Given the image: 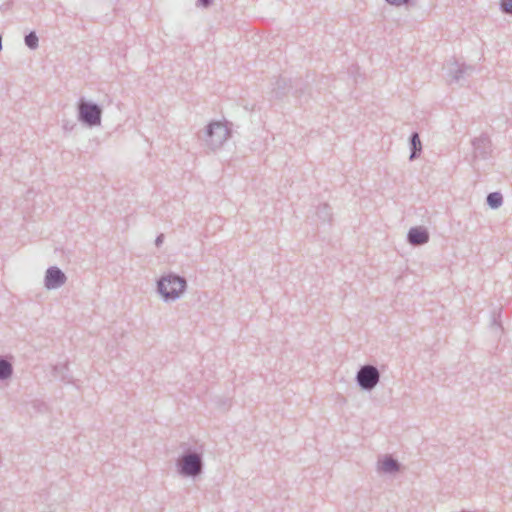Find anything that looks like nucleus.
Segmentation results:
<instances>
[{
  "instance_id": "f257e3e1",
  "label": "nucleus",
  "mask_w": 512,
  "mask_h": 512,
  "mask_svg": "<svg viewBox=\"0 0 512 512\" xmlns=\"http://www.w3.org/2000/svg\"><path fill=\"white\" fill-rule=\"evenodd\" d=\"M183 451L176 460L177 472L186 478H196L204 471V451L202 446L182 445Z\"/></svg>"
},
{
  "instance_id": "f03ea898",
  "label": "nucleus",
  "mask_w": 512,
  "mask_h": 512,
  "mask_svg": "<svg viewBox=\"0 0 512 512\" xmlns=\"http://www.w3.org/2000/svg\"><path fill=\"white\" fill-rule=\"evenodd\" d=\"M186 288L187 281L185 277L175 273L163 275L157 280V292L165 302L178 300Z\"/></svg>"
},
{
  "instance_id": "7ed1b4c3",
  "label": "nucleus",
  "mask_w": 512,
  "mask_h": 512,
  "mask_svg": "<svg viewBox=\"0 0 512 512\" xmlns=\"http://www.w3.org/2000/svg\"><path fill=\"white\" fill-rule=\"evenodd\" d=\"M230 136L231 130L225 123L212 121L206 126L204 132L199 135V139L208 150L216 151L223 146Z\"/></svg>"
},
{
  "instance_id": "20e7f679",
  "label": "nucleus",
  "mask_w": 512,
  "mask_h": 512,
  "mask_svg": "<svg viewBox=\"0 0 512 512\" xmlns=\"http://www.w3.org/2000/svg\"><path fill=\"white\" fill-rule=\"evenodd\" d=\"M78 120L88 127L99 126L102 120L101 106L81 98L78 102Z\"/></svg>"
},
{
  "instance_id": "39448f33",
  "label": "nucleus",
  "mask_w": 512,
  "mask_h": 512,
  "mask_svg": "<svg viewBox=\"0 0 512 512\" xmlns=\"http://www.w3.org/2000/svg\"><path fill=\"white\" fill-rule=\"evenodd\" d=\"M380 371L371 364L362 365L356 373V383L364 391H372L380 381Z\"/></svg>"
},
{
  "instance_id": "423d86ee",
  "label": "nucleus",
  "mask_w": 512,
  "mask_h": 512,
  "mask_svg": "<svg viewBox=\"0 0 512 512\" xmlns=\"http://www.w3.org/2000/svg\"><path fill=\"white\" fill-rule=\"evenodd\" d=\"M67 281L65 273L57 266L49 267L45 272L44 286L48 290L58 289Z\"/></svg>"
},
{
  "instance_id": "0eeeda50",
  "label": "nucleus",
  "mask_w": 512,
  "mask_h": 512,
  "mask_svg": "<svg viewBox=\"0 0 512 512\" xmlns=\"http://www.w3.org/2000/svg\"><path fill=\"white\" fill-rule=\"evenodd\" d=\"M430 235L423 226L411 227L407 233V241L412 246H421L429 242Z\"/></svg>"
},
{
  "instance_id": "6e6552de",
  "label": "nucleus",
  "mask_w": 512,
  "mask_h": 512,
  "mask_svg": "<svg viewBox=\"0 0 512 512\" xmlns=\"http://www.w3.org/2000/svg\"><path fill=\"white\" fill-rule=\"evenodd\" d=\"M472 71V67L466 66L465 64L459 65L457 62H454L452 67L449 68L448 75L450 77V82L458 83L464 79L465 75H470Z\"/></svg>"
},
{
  "instance_id": "1a4fd4ad",
  "label": "nucleus",
  "mask_w": 512,
  "mask_h": 512,
  "mask_svg": "<svg viewBox=\"0 0 512 512\" xmlns=\"http://www.w3.org/2000/svg\"><path fill=\"white\" fill-rule=\"evenodd\" d=\"M409 144H410V156L409 159L411 161L417 159L422 151V143L420 140L419 133L414 131L411 133L409 137Z\"/></svg>"
},
{
  "instance_id": "9d476101",
  "label": "nucleus",
  "mask_w": 512,
  "mask_h": 512,
  "mask_svg": "<svg viewBox=\"0 0 512 512\" xmlns=\"http://www.w3.org/2000/svg\"><path fill=\"white\" fill-rule=\"evenodd\" d=\"M272 92L276 98L285 95L286 91L291 87V80L285 77H279L275 83Z\"/></svg>"
},
{
  "instance_id": "9b49d317",
  "label": "nucleus",
  "mask_w": 512,
  "mask_h": 512,
  "mask_svg": "<svg viewBox=\"0 0 512 512\" xmlns=\"http://www.w3.org/2000/svg\"><path fill=\"white\" fill-rule=\"evenodd\" d=\"M380 469L385 473L392 474L400 470V464L392 456L387 455L381 461Z\"/></svg>"
},
{
  "instance_id": "f8f14e48",
  "label": "nucleus",
  "mask_w": 512,
  "mask_h": 512,
  "mask_svg": "<svg viewBox=\"0 0 512 512\" xmlns=\"http://www.w3.org/2000/svg\"><path fill=\"white\" fill-rule=\"evenodd\" d=\"M13 375L12 363L4 357H0V380L5 381Z\"/></svg>"
},
{
  "instance_id": "ddd939ff",
  "label": "nucleus",
  "mask_w": 512,
  "mask_h": 512,
  "mask_svg": "<svg viewBox=\"0 0 512 512\" xmlns=\"http://www.w3.org/2000/svg\"><path fill=\"white\" fill-rule=\"evenodd\" d=\"M316 214L323 222H330L332 218L331 207L324 203L318 206Z\"/></svg>"
},
{
  "instance_id": "4468645a",
  "label": "nucleus",
  "mask_w": 512,
  "mask_h": 512,
  "mask_svg": "<svg viewBox=\"0 0 512 512\" xmlns=\"http://www.w3.org/2000/svg\"><path fill=\"white\" fill-rule=\"evenodd\" d=\"M24 42L25 45L31 50H35L36 48H38L39 45L38 36L34 31H31L30 33L25 35Z\"/></svg>"
},
{
  "instance_id": "2eb2a0df",
  "label": "nucleus",
  "mask_w": 512,
  "mask_h": 512,
  "mask_svg": "<svg viewBox=\"0 0 512 512\" xmlns=\"http://www.w3.org/2000/svg\"><path fill=\"white\" fill-rule=\"evenodd\" d=\"M487 203L491 208H498L502 203V195L500 193H491L487 197Z\"/></svg>"
},
{
  "instance_id": "dca6fc26",
  "label": "nucleus",
  "mask_w": 512,
  "mask_h": 512,
  "mask_svg": "<svg viewBox=\"0 0 512 512\" xmlns=\"http://www.w3.org/2000/svg\"><path fill=\"white\" fill-rule=\"evenodd\" d=\"M388 4L399 7L410 4L411 0H385Z\"/></svg>"
},
{
  "instance_id": "f3484780",
  "label": "nucleus",
  "mask_w": 512,
  "mask_h": 512,
  "mask_svg": "<svg viewBox=\"0 0 512 512\" xmlns=\"http://www.w3.org/2000/svg\"><path fill=\"white\" fill-rule=\"evenodd\" d=\"M502 8L507 13H512V0H502Z\"/></svg>"
},
{
  "instance_id": "a211bd4d",
  "label": "nucleus",
  "mask_w": 512,
  "mask_h": 512,
  "mask_svg": "<svg viewBox=\"0 0 512 512\" xmlns=\"http://www.w3.org/2000/svg\"><path fill=\"white\" fill-rule=\"evenodd\" d=\"M213 0H197V4L202 7H209L212 4Z\"/></svg>"
},
{
  "instance_id": "6ab92c4d",
  "label": "nucleus",
  "mask_w": 512,
  "mask_h": 512,
  "mask_svg": "<svg viewBox=\"0 0 512 512\" xmlns=\"http://www.w3.org/2000/svg\"><path fill=\"white\" fill-rule=\"evenodd\" d=\"M60 369H61V370H64V369H65V370H67V369H68L67 364H64V365H55V366L53 367V372H54V374H55V375H57V374H58V371H59Z\"/></svg>"
},
{
  "instance_id": "aec40b11",
  "label": "nucleus",
  "mask_w": 512,
  "mask_h": 512,
  "mask_svg": "<svg viewBox=\"0 0 512 512\" xmlns=\"http://www.w3.org/2000/svg\"><path fill=\"white\" fill-rule=\"evenodd\" d=\"M163 241H164V235H163V234H160V235H158V236L156 237V239H155V245H156L157 247H160V246L162 245Z\"/></svg>"
},
{
  "instance_id": "412c9836",
  "label": "nucleus",
  "mask_w": 512,
  "mask_h": 512,
  "mask_svg": "<svg viewBox=\"0 0 512 512\" xmlns=\"http://www.w3.org/2000/svg\"><path fill=\"white\" fill-rule=\"evenodd\" d=\"M480 142L479 139L475 138L473 141H472V145L474 146V149L476 150L477 149V144Z\"/></svg>"
},
{
  "instance_id": "4be33fe9",
  "label": "nucleus",
  "mask_w": 512,
  "mask_h": 512,
  "mask_svg": "<svg viewBox=\"0 0 512 512\" xmlns=\"http://www.w3.org/2000/svg\"><path fill=\"white\" fill-rule=\"evenodd\" d=\"M2 50V36L0 35V51Z\"/></svg>"
},
{
  "instance_id": "5701e85b",
  "label": "nucleus",
  "mask_w": 512,
  "mask_h": 512,
  "mask_svg": "<svg viewBox=\"0 0 512 512\" xmlns=\"http://www.w3.org/2000/svg\"><path fill=\"white\" fill-rule=\"evenodd\" d=\"M64 129H66V130L70 129L69 125H64Z\"/></svg>"
},
{
  "instance_id": "b1692460",
  "label": "nucleus",
  "mask_w": 512,
  "mask_h": 512,
  "mask_svg": "<svg viewBox=\"0 0 512 512\" xmlns=\"http://www.w3.org/2000/svg\"><path fill=\"white\" fill-rule=\"evenodd\" d=\"M460 512H468V511H467V510H465V509H462Z\"/></svg>"
}]
</instances>
